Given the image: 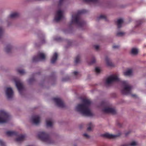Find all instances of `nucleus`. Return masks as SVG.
Returning <instances> with one entry per match:
<instances>
[{
    "mask_svg": "<svg viewBox=\"0 0 146 146\" xmlns=\"http://www.w3.org/2000/svg\"><path fill=\"white\" fill-rule=\"evenodd\" d=\"M115 82H119L122 84L124 87L123 89L121 90L122 93L125 95L131 94L132 87L128 85V83L127 81H121L118 78L117 75H113L108 78L106 80V83L109 84Z\"/></svg>",
    "mask_w": 146,
    "mask_h": 146,
    "instance_id": "1",
    "label": "nucleus"
},
{
    "mask_svg": "<svg viewBox=\"0 0 146 146\" xmlns=\"http://www.w3.org/2000/svg\"><path fill=\"white\" fill-rule=\"evenodd\" d=\"M82 101L83 104H78L76 107V110L84 115L92 116V114L89 108L91 104L90 101L89 99H83Z\"/></svg>",
    "mask_w": 146,
    "mask_h": 146,
    "instance_id": "2",
    "label": "nucleus"
},
{
    "mask_svg": "<svg viewBox=\"0 0 146 146\" xmlns=\"http://www.w3.org/2000/svg\"><path fill=\"white\" fill-rule=\"evenodd\" d=\"M86 12L85 10H82L78 11L77 13L72 15V19L71 21V24L73 23L77 25L79 27L84 26L85 24V22L82 20L80 17V15Z\"/></svg>",
    "mask_w": 146,
    "mask_h": 146,
    "instance_id": "3",
    "label": "nucleus"
},
{
    "mask_svg": "<svg viewBox=\"0 0 146 146\" xmlns=\"http://www.w3.org/2000/svg\"><path fill=\"white\" fill-rule=\"evenodd\" d=\"M38 138L41 140L48 143H52L53 141L49 135L44 132H40L38 135Z\"/></svg>",
    "mask_w": 146,
    "mask_h": 146,
    "instance_id": "4",
    "label": "nucleus"
},
{
    "mask_svg": "<svg viewBox=\"0 0 146 146\" xmlns=\"http://www.w3.org/2000/svg\"><path fill=\"white\" fill-rule=\"evenodd\" d=\"M6 134L8 136H10L13 135L18 136V137L15 139L16 141L19 142L24 140L25 136V135H18V133L14 131H8L6 132Z\"/></svg>",
    "mask_w": 146,
    "mask_h": 146,
    "instance_id": "5",
    "label": "nucleus"
},
{
    "mask_svg": "<svg viewBox=\"0 0 146 146\" xmlns=\"http://www.w3.org/2000/svg\"><path fill=\"white\" fill-rule=\"evenodd\" d=\"M10 119L9 114L3 110L0 111V123L7 122Z\"/></svg>",
    "mask_w": 146,
    "mask_h": 146,
    "instance_id": "6",
    "label": "nucleus"
},
{
    "mask_svg": "<svg viewBox=\"0 0 146 146\" xmlns=\"http://www.w3.org/2000/svg\"><path fill=\"white\" fill-rule=\"evenodd\" d=\"M45 59V56L44 54L39 52L37 56H35L33 58V62H36L40 60H44Z\"/></svg>",
    "mask_w": 146,
    "mask_h": 146,
    "instance_id": "7",
    "label": "nucleus"
},
{
    "mask_svg": "<svg viewBox=\"0 0 146 146\" xmlns=\"http://www.w3.org/2000/svg\"><path fill=\"white\" fill-rule=\"evenodd\" d=\"M53 100L56 103V105L58 107L61 108L65 107V104L61 99L59 98H54Z\"/></svg>",
    "mask_w": 146,
    "mask_h": 146,
    "instance_id": "8",
    "label": "nucleus"
},
{
    "mask_svg": "<svg viewBox=\"0 0 146 146\" xmlns=\"http://www.w3.org/2000/svg\"><path fill=\"white\" fill-rule=\"evenodd\" d=\"M62 12L60 10L58 11L55 16L54 20L56 22L59 21L63 17Z\"/></svg>",
    "mask_w": 146,
    "mask_h": 146,
    "instance_id": "9",
    "label": "nucleus"
},
{
    "mask_svg": "<svg viewBox=\"0 0 146 146\" xmlns=\"http://www.w3.org/2000/svg\"><path fill=\"white\" fill-rule=\"evenodd\" d=\"M103 111L105 113L115 114L116 111L115 109L112 108H106L103 109Z\"/></svg>",
    "mask_w": 146,
    "mask_h": 146,
    "instance_id": "10",
    "label": "nucleus"
},
{
    "mask_svg": "<svg viewBox=\"0 0 146 146\" xmlns=\"http://www.w3.org/2000/svg\"><path fill=\"white\" fill-rule=\"evenodd\" d=\"M13 92L11 88H7L6 91V94L7 98L8 99L12 97Z\"/></svg>",
    "mask_w": 146,
    "mask_h": 146,
    "instance_id": "11",
    "label": "nucleus"
},
{
    "mask_svg": "<svg viewBox=\"0 0 146 146\" xmlns=\"http://www.w3.org/2000/svg\"><path fill=\"white\" fill-rule=\"evenodd\" d=\"M32 119L33 123L37 125L40 122V117L38 115L33 116Z\"/></svg>",
    "mask_w": 146,
    "mask_h": 146,
    "instance_id": "12",
    "label": "nucleus"
},
{
    "mask_svg": "<svg viewBox=\"0 0 146 146\" xmlns=\"http://www.w3.org/2000/svg\"><path fill=\"white\" fill-rule=\"evenodd\" d=\"M16 85L19 91L21 93L23 88V84L19 81H16Z\"/></svg>",
    "mask_w": 146,
    "mask_h": 146,
    "instance_id": "13",
    "label": "nucleus"
},
{
    "mask_svg": "<svg viewBox=\"0 0 146 146\" xmlns=\"http://www.w3.org/2000/svg\"><path fill=\"white\" fill-rule=\"evenodd\" d=\"M102 136L104 137L110 139H114L117 137V135H113L108 133L103 134Z\"/></svg>",
    "mask_w": 146,
    "mask_h": 146,
    "instance_id": "14",
    "label": "nucleus"
},
{
    "mask_svg": "<svg viewBox=\"0 0 146 146\" xmlns=\"http://www.w3.org/2000/svg\"><path fill=\"white\" fill-rule=\"evenodd\" d=\"M57 57L58 54L56 52L54 53L51 58V63L52 64L54 63L57 60Z\"/></svg>",
    "mask_w": 146,
    "mask_h": 146,
    "instance_id": "15",
    "label": "nucleus"
},
{
    "mask_svg": "<svg viewBox=\"0 0 146 146\" xmlns=\"http://www.w3.org/2000/svg\"><path fill=\"white\" fill-rule=\"evenodd\" d=\"M123 22V20L121 19L117 20V24L118 28H120L121 27V25Z\"/></svg>",
    "mask_w": 146,
    "mask_h": 146,
    "instance_id": "16",
    "label": "nucleus"
},
{
    "mask_svg": "<svg viewBox=\"0 0 146 146\" xmlns=\"http://www.w3.org/2000/svg\"><path fill=\"white\" fill-rule=\"evenodd\" d=\"M19 14L16 12L13 13H11L9 16V17L11 18H16L18 17Z\"/></svg>",
    "mask_w": 146,
    "mask_h": 146,
    "instance_id": "17",
    "label": "nucleus"
},
{
    "mask_svg": "<svg viewBox=\"0 0 146 146\" xmlns=\"http://www.w3.org/2000/svg\"><path fill=\"white\" fill-rule=\"evenodd\" d=\"M105 60L106 64L108 66H113V64L108 57H106Z\"/></svg>",
    "mask_w": 146,
    "mask_h": 146,
    "instance_id": "18",
    "label": "nucleus"
},
{
    "mask_svg": "<svg viewBox=\"0 0 146 146\" xmlns=\"http://www.w3.org/2000/svg\"><path fill=\"white\" fill-rule=\"evenodd\" d=\"M132 70L131 69H129L126 72H124V74L126 76H129L131 75Z\"/></svg>",
    "mask_w": 146,
    "mask_h": 146,
    "instance_id": "19",
    "label": "nucleus"
},
{
    "mask_svg": "<svg viewBox=\"0 0 146 146\" xmlns=\"http://www.w3.org/2000/svg\"><path fill=\"white\" fill-rule=\"evenodd\" d=\"M11 46L9 44L5 48V51L7 53H9L10 52L11 49Z\"/></svg>",
    "mask_w": 146,
    "mask_h": 146,
    "instance_id": "20",
    "label": "nucleus"
},
{
    "mask_svg": "<svg viewBox=\"0 0 146 146\" xmlns=\"http://www.w3.org/2000/svg\"><path fill=\"white\" fill-rule=\"evenodd\" d=\"M100 19H104L105 21H107V20L106 17V16L103 15H101L97 18V19L98 20Z\"/></svg>",
    "mask_w": 146,
    "mask_h": 146,
    "instance_id": "21",
    "label": "nucleus"
},
{
    "mask_svg": "<svg viewBox=\"0 0 146 146\" xmlns=\"http://www.w3.org/2000/svg\"><path fill=\"white\" fill-rule=\"evenodd\" d=\"M137 145V144L136 142L135 141L132 142L130 144H123L121 145V146H135Z\"/></svg>",
    "mask_w": 146,
    "mask_h": 146,
    "instance_id": "22",
    "label": "nucleus"
},
{
    "mask_svg": "<svg viewBox=\"0 0 146 146\" xmlns=\"http://www.w3.org/2000/svg\"><path fill=\"white\" fill-rule=\"evenodd\" d=\"M80 56L79 55H78L75 58L74 60V63L75 64H76L79 63L80 62Z\"/></svg>",
    "mask_w": 146,
    "mask_h": 146,
    "instance_id": "23",
    "label": "nucleus"
},
{
    "mask_svg": "<svg viewBox=\"0 0 146 146\" xmlns=\"http://www.w3.org/2000/svg\"><path fill=\"white\" fill-rule=\"evenodd\" d=\"M138 53V50L135 48H133L132 49L131 51V53L135 55L137 54Z\"/></svg>",
    "mask_w": 146,
    "mask_h": 146,
    "instance_id": "24",
    "label": "nucleus"
},
{
    "mask_svg": "<svg viewBox=\"0 0 146 146\" xmlns=\"http://www.w3.org/2000/svg\"><path fill=\"white\" fill-rule=\"evenodd\" d=\"M88 127L87 128V130L90 131L92 130V128L93 127V125L91 122H90L88 124Z\"/></svg>",
    "mask_w": 146,
    "mask_h": 146,
    "instance_id": "25",
    "label": "nucleus"
},
{
    "mask_svg": "<svg viewBox=\"0 0 146 146\" xmlns=\"http://www.w3.org/2000/svg\"><path fill=\"white\" fill-rule=\"evenodd\" d=\"M46 126L48 127H51L52 126V123L50 121H46Z\"/></svg>",
    "mask_w": 146,
    "mask_h": 146,
    "instance_id": "26",
    "label": "nucleus"
},
{
    "mask_svg": "<svg viewBox=\"0 0 146 146\" xmlns=\"http://www.w3.org/2000/svg\"><path fill=\"white\" fill-rule=\"evenodd\" d=\"M86 2H92L95 3H98L99 2L100 0H84Z\"/></svg>",
    "mask_w": 146,
    "mask_h": 146,
    "instance_id": "27",
    "label": "nucleus"
},
{
    "mask_svg": "<svg viewBox=\"0 0 146 146\" xmlns=\"http://www.w3.org/2000/svg\"><path fill=\"white\" fill-rule=\"evenodd\" d=\"M17 71L18 72L21 74H23L25 73V71L23 70L18 69Z\"/></svg>",
    "mask_w": 146,
    "mask_h": 146,
    "instance_id": "28",
    "label": "nucleus"
},
{
    "mask_svg": "<svg viewBox=\"0 0 146 146\" xmlns=\"http://www.w3.org/2000/svg\"><path fill=\"white\" fill-rule=\"evenodd\" d=\"M124 34V33L122 32H118L117 33V36H122Z\"/></svg>",
    "mask_w": 146,
    "mask_h": 146,
    "instance_id": "29",
    "label": "nucleus"
},
{
    "mask_svg": "<svg viewBox=\"0 0 146 146\" xmlns=\"http://www.w3.org/2000/svg\"><path fill=\"white\" fill-rule=\"evenodd\" d=\"M64 0H59L58 5V6L60 7L63 4Z\"/></svg>",
    "mask_w": 146,
    "mask_h": 146,
    "instance_id": "30",
    "label": "nucleus"
},
{
    "mask_svg": "<svg viewBox=\"0 0 146 146\" xmlns=\"http://www.w3.org/2000/svg\"><path fill=\"white\" fill-rule=\"evenodd\" d=\"M96 60L94 58H93L92 59L91 62L89 63L90 64H92L95 63Z\"/></svg>",
    "mask_w": 146,
    "mask_h": 146,
    "instance_id": "31",
    "label": "nucleus"
},
{
    "mask_svg": "<svg viewBox=\"0 0 146 146\" xmlns=\"http://www.w3.org/2000/svg\"><path fill=\"white\" fill-rule=\"evenodd\" d=\"M95 72L97 73H99L100 72V68L98 67H96L95 69Z\"/></svg>",
    "mask_w": 146,
    "mask_h": 146,
    "instance_id": "32",
    "label": "nucleus"
},
{
    "mask_svg": "<svg viewBox=\"0 0 146 146\" xmlns=\"http://www.w3.org/2000/svg\"><path fill=\"white\" fill-rule=\"evenodd\" d=\"M74 75L75 76H80V74L76 71H74L73 72Z\"/></svg>",
    "mask_w": 146,
    "mask_h": 146,
    "instance_id": "33",
    "label": "nucleus"
},
{
    "mask_svg": "<svg viewBox=\"0 0 146 146\" xmlns=\"http://www.w3.org/2000/svg\"><path fill=\"white\" fill-rule=\"evenodd\" d=\"M0 145L1 146H5V144L0 139Z\"/></svg>",
    "mask_w": 146,
    "mask_h": 146,
    "instance_id": "34",
    "label": "nucleus"
},
{
    "mask_svg": "<svg viewBox=\"0 0 146 146\" xmlns=\"http://www.w3.org/2000/svg\"><path fill=\"white\" fill-rule=\"evenodd\" d=\"M3 34V30L1 27H0V38L2 36Z\"/></svg>",
    "mask_w": 146,
    "mask_h": 146,
    "instance_id": "35",
    "label": "nucleus"
},
{
    "mask_svg": "<svg viewBox=\"0 0 146 146\" xmlns=\"http://www.w3.org/2000/svg\"><path fill=\"white\" fill-rule=\"evenodd\" d=\"M34 80V79L33 78H32L29 79V82L30 83H31Z\"/></svg>",
    "mask_w": 146,
    "mask_h": 146,
    "instance_id": "36",
    "label": "nucleus"
},
{
    "mask_svg": "<svg viewBox=\"0 0 146 146\" xmlns=\"http://www.w3.org/2000/svg\"><path fill=\"white\" fill-rule=\"evenodd\" d=\"M94 47L96 50H98L99 48V46L98 45H95L94 46Z\"/></svg>",
    "mask_w": 146,
    "mask_h": 146,
    "instance_id": "37",
    "label": "nucleus"
},
{
    "mask_svg": "<svg viewBox=\"0 0 146 146\" xmlns=\"http://www.w3.org/2000/svg\"><path fill=\"white\" fill-rule=\"evenodd\" d=\"M83 135L85 137L87 138H88L89 137V136L86 133H84L83 134Z\"/></svg>",
    "mask_w": 146,
    "mask_h": 146,
    "instance_id": "38",
    "label": "nucleus"
},
{
    "mask_svg": "<svg viewBox=\"0 0 146 146\" xmlns=\"http://www.w3.org/2000/svg\"><path fill=\"white\" fill-rule=\"evenodd\" d=\"M55 40L57 41H60L61 40V38L60 37H58L55 38Z\"/></svg>",
    "mask_w": 146,
    "mask_h": 146,
    "instance_id": "39",
    "label": "nucleus"
},
{
    "mask_svg": "<svg viewBox=\"0 0 146 146\" xmlns=\"http://www.w3.org/2000/svg\"><path fill=\"white\" fill-rule=\"evenodd\" d=\"M119 47V46H117V45H115V46H113V48H118Z\"/></svg>",
    "mask_w": 146,
    "mask_h": 146,
    "instance_id": "40",
    "label": "nucleus"
},
{
    "mask_svg": "<svg viewBox=\"0 0 146 146\" xmlns=\"http://www.w3.org/2000/svg\"><path fill=\"white\" fill-rule=\"evenodd\" d=\"M68 79V78H66V79L63 78L62 79V81H67Z\"/></svg>",
    "mask_w": 146,
    "mask_h": 146,
    "instance_id": "41",
    "label": "nucleus"
},
{
    "mask_svg": "<svg viewBox=\"0 0 146 146\" xmlns=\"http://www.w3.org/2000/svg\"><path fill=\"white\" fill-rule=\"evenodd\" d=\"M132 96L133 97H136V96L135 94H132Z\"/></svg>",
    "mask_w": 146,
    "mask_h": 146,
    "instance_id": "42",
    "label": "nucleus"
},
{
    "mask_svg": "<svg viewBox=\"0 0 146 146\" xmlns=\"http://www.w3.org/2000/svg\"><path fill=\"white\" fill-rule=\"evenodd\" d=\"M129 133H126V135H127V134H128Z\"/></svg>",
    "mask_w": 146,
    "mask_h": 146,
    "instance_id": "43",
    "label": "nucleus"
},
{
    "mask_svg": "<svg viewBox=\"0 0 146 146\" xmlns=\"http://www.w3.org/2000/svg\"><path fill=\"white\" fill-rule=\"evenodd\" d=\"M32 146L28 145V146Z\"/></svg>",
    "mask_w": 146,
    "mask_h": 146,
    "instance_id": "44",
    "label": "nucleus"
},
{
    "mask_svg": "<svg viewBox=\"0 0 146 146\" xmlns=\"http://www.w3.org/2000/svg\"><path fill=\"white\" fill-rule=\"evenodd\" d=\"M74 146H75V145H74Z\"/></svg>",
    "mask_w": 146,
    "mask_h": 146,
    "instance_id": "45",
    "label": "nucleus"
}]
</instances>
